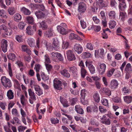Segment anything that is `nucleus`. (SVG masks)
I'll use <instances>...</instances> for the list:
<instances>
[{"label":"nucleus","instance_id":"1","mask_svg":"<svg viewBox=\"0 0 132 132\" xmlns=\"http://www.w3.org/2000/svg\"><path fill=\"white\" fill-rule=\"evenodd\" d=\"M1 82L3 85L4 87L7 88V87H10L12 86L10 80L8 78H6V77L3 76L1 77Z\"/></svg>","mask_w":132,"mask_h":132},{"label":"nucleus","instance_id":"2","mask_svg":"<svg viewBox=\"0 0 132 132\" xmlns=\"http://www.w3.org/2000/svg\"><path fill=\"white\" fill-rule=\"evenodd\" d=\"M53 86L55 89L57 90H61L62 89V82L57 78L53 80Z\"/></svg>","mask_w":132,"mask_h":132},{"label":"nucleus","instance_id":"3","mask_svg":"<svg viewBox=\"0 0 132 132\" xmlns=\"http://www.w3.org/2000/svg\"><path fill=\"white\" fill-rule=\"evenodd\" d=\"M48 11H43L38 10V11H36L35 13V14L38 19L44 18L45 16L48 15Z\"/></svg>","mask_w":132,"mask_h":132},{"label":"nucleus","instance_id":"4","mask_svg":"<svg viewBox=\"0 0 132 132\" xmlns=\"http://www.w3.org/2000/svg\"><path fill=\"white\" fill-rule=\"evenodd\" d=\"M66 54L67 59L69 61H74L76 59V57L74 52L71 50L67 51Z\"/></svg>","mask_w":132,"mask_h":132},{"label":"nucleus","instance_id":"5","mask_svg":"<svg viewBox=\"0 0 132 132\" xmlns=\"http://www.w3.org/2000/svg\"><path fill=\"white\" fill-rule=\"evenodd\" d=\"M96 4L100 9H102L107 7L108 5V2L107 1H104V0H98Z\"/></svg>","mask_w":132,"mask_h":132},{"label":"nucleus","instance_id":"6","mask_svg":"<svg viewBox=\"0 0 132 132\" xmlns=\"http://www.w3.org/2000/svg\"><path fill=\"white\" fill-rule=\"evenodd\" d=\"M86 9V4L83 2H80L78 4V11L80 13L85 12Z\"/></svg>","mask_w":132,"mask_h":132},{"label":"nucleus","instance_id":"7","mask_svg":"<svg viewBox=\"0 0 132 132\" xmlns=\"http://www.w3.org/2000/svg\"><path fill=\"white\" fill-rule=\"evenodd\" d=\"M53 43L52 47L53 48L56 50H57L60 48V43L57 39L54 38L53 39Z\"/></svg>","mask_w":132,"mask_h":132},{"label":"nucleus","instance_id":"8","mask_svg":"<svg viewBox=\"0 0 132 132\" xmlns=\"http://www.w3.org/2000/svg\"><path fill=\"white\" fill-rule=\"evenodd\" d=\"M86 67H88L91 74H94L95 73V70L94 67L89 62L86 61L85 62Z\"/></svg>","mask_w":132,"mask_h":132},{"label":"nucleus","instance_id":"9","mask_svg":"<svg viewBox=\"0 0 132 132\" xmlns=\"http://www.w3.org/2000/svg\"><path fill=\"white\" fill-rule=\"evenodd\" d=\"M86 109L87 112L88 113H97L98 111V108L95 105L88 106Z\"/></svg>","mask_w":132,"mask_h":132},{"label":"nucleus","instance_id":"10","mask_svg":"<svg viewBox=\"0 0 132 132\" xmlns=\"http://www.w3.org/2000/svg\"><path fill=\"white\" fill-rule=\"evenodd\" d=\"M101 122L103 124H105L106 125H109L111 124V120L109 118H107L105 116H103L101 118Z\"/></svg>","mask_w":132,"mask_h":132},{"label":"nucleus","instance_id":"11","mask_svg":"<svg viewBox=\"0 0 132 132\" xmlns=\"http://www.w3.org/2000/svg\"><path fill=\"white\" fill-rule=\"evenodd\" d=\"M75 51L78 54H80L82 51L83 48L82 46L79 44H76L74 46Z\"/></svg>","mask_w":132,"mask_h":132},{"label":"nucleus","instance_id":"12","mask_svg":"<svg viewBox=\"0 0 132 132\" xmlns=\"http://www.w3.org/2000/svg\"><path fill=\"white\" fill-rule=\"evenodd\" d=\"M7 41L5 39H3L1 41V47L4 53L6 52L7 51Z\"/></svg>","mask_w":132,"mask_h":132},{"label":"nucleus","instance_id":"13","mask_svg":"<svg viewBox=\"0 0 132 132\" xmlns=\"http://www.w3.org/2000/svg\"><path fill=\"white\" fill-rule=\"evenodd\" d=\"M34 88L36 91V93L38 96H40L43 94V91L39 86L35 85Z\"/></svg>","mask_w":132,"mask_h":132},{"label":"nucleus","instance_id":"14","mask_svg":"<svg viewBox=\"0 0 132 132\" xmlns=\"http://www.w3.org/2000/svg\"><path fill=\"white\" fill-rule=\"evenodd\" d=\"M118 85V82L116 80L113 79L111 81L110 85V87L111 89H114L116 88Z\"/></svg>","mask_w":132,"mask_h":132},{"label":"nucleus","instance_id":"15","mask_svg":"<svg viewBox=\"0 0 132 132\" xmlns=\"http://www.w3.org/2000/svg\"><path fill=\"white\" fill-rule=\"evenodd\" d=\"M60 73L63 76L66 78H69L70 77V74L67 69H64L61 71Z\"/></svg>","mask_w":132,"mask_h":132},{"label":"nucleus","instance_id":"16","mask_svg":"<svg viewBox=\"0 0 132 132\" xmlns=\"http://www.w3.org/2000/svg\"><path fill=\"white\" fill-rule=\"evenodd\" d=\"M106 68V66L104 63H102L100 65L98 72L101 75H103L105 72Z\"/></svg>","mask_w":132,"mask_h":132},{"label":"nucleus","instance_id":"17","mask_svg":"<svg viewBox=\"0 0 132 132\" xmlns=\"http://www.w3.org/2000/svg\"><path fill=\"white\" fill-rule=\"evenodd\" d=\"M69 38L70 40L75 39L79 40H81V38L78 35L75 34L74 33H71L69 36Z\"/></svg>","mask_w":132,"mask_h":132},{"label":"nucleus","instance_id":"18","mask_svg":"<svg viewBox=\"0 0 132 132\" xmlns=\"http://www.w3.org/2000/svg\"><path fill=\"white\" fill-rule=\"evenodd\" d=\"M60 100L61 102L63 104L64 107H67L69 106L68 103V102L67 100L63 98L61 96H60Z\"/></svg>","mask_w":132,"mask_h":132},{"label":"nucleus","instance_id":"19","mask_svg":"<svg viewBox=\"0 0 132 132\" xmlns=\"http://www.w3.org/2000/svg\"><path fill=\"white\" fill-rule=\"evenodd\" d=\"M53 35V30L51 28L48 29V30L44 33V36L50 38Z\"/></svg>","mask_w":132,"mask_h":132},{"label":"nucleus","instance_id":"20","mask_svg":"<svg viewBox=\"0 0 132 132\" xmlns=\"http://www.w3.org/2000/svg\"><path fill=\"white\" fill-rule=\"evenodd\" d=\"M57 29L58 31L62 35H66L67 33L66 29L64 28L61 27V26H57Z\"/></svg>","mask_w":132,"mask_h":132},{"label":"nucleus","instance_id":"21","mask_svg":"<svg viewBox=\"0 0 132 132\" xmlns=\"http://www.w3.org/2000/svg\"><path fill=\"white\" fill-rule=\"evenodd\" d=\"M26 19L27 22L29 24H33L34 23V18L31 16H27Z\"/></svg>","mask_w":132,"mask_h":132},{"label":"nucleus","instance_id":"22","mask_svg":"<svg viewBox=\"0 0 132 132\" xmlns=\"http://www.w3.org/2000/svg\"><path fill=\"white\" fill-rule=\"evenodd\" d=\"M75 109L77 112L80 114H82L84 111L82 109L80 108V105H76L75 106Z\"/></svg>","mask_w":132,"mask_h":132},{"label":"nucleus","instance_id":"23","mask_svg":"<svg viewBox=\"0 0 132 132\" xmlns=\"http://www.w3.org/2000/svg\"><path fill=\"white\" fill-rule=\"evenodd\" d=\"M93 97L94 101L97 103H98L100 101V97L98 93L97 92H94Z\"/></svg>","mask_w":132,"mask_h":132},{"label":"nucleus","instance_id":"24","mask_svg":"<svg viewBox=\"0 0 132 132\" xmlns=\"http://www.w3.org/2000/svg\"><path fill=\"white\" fill-rule=\"evenodd\" d=\"M7 11L11 15H13L16 12V9L13 7H9Z\"/></svg>","mask_w":132,"mask_h":132},{"label":"nucleus","instance_id":"25","mask_svg":"<svg viewBox=\"0 0 132 132\" xmlns=\"http://www.w3.org/2000/svg\"><path fill=\"white\" fill-rule=\"evenodd\" d=\"M7 96L9 99L11 100L14 97V94L12 90L10 89L7 91Z\"/></svg>","mask_w":132,"mask_h":132},{"label":"nucleus","instance_id":"26","mask_svg":"<svg viewBox=\"0 0 132 132\" xmlns=\"http://www.w3.org/2000/svg\"><path fill=\"white\" fill-rule=\"evenodd\" d=\"M14 20L16 22L20 21L22 18L21 15L17 13L14 14Z\"/></svg>","mask_w":132,"mask_h":132},{"label":"nucleus","instance_id":"27","mask_svg":"<svg viewBox=\"0 0 132 132\" xmlns=\"http://www.w3.org/2000/svg\"><path fill=\"white\" fill-rule=\"evenodd\" d=\"M81 77L82 78H84L87 75V72L85 69V67H81Z\"/></svg>","mask_w":132,"mask_h":132},{"label":"nucleus","instance_id":"28","mask_svg":"<svg viewBox=\"0 0 132 132\" xmlns=\"http://www.w3.org/2000/svg\"><path fill=\"white\" fill-rule=\"evenodd\" d=\"M21 10L23 13L25 15H29L31 14L30 11L24 7H22Z\"/></svg>","mask_w":132,"mask_h":132},{"label":"nucleus","instance_id":"29","mask_svg":"<svg viewBox=\"0 0 132 132\" xmlns=\"http://www.w3.org/2000/svg\"><path fill=\"white\" fill-rule=\"evenodd\" d=\"M126 72L127 73H131V65L130 63H127L126 65L125 69Z\"/></svg>","mask_w":132,"mask_h":132},{"label":"nucleus","instance_id":"30","mask_svg":"<svg viewBox=\"0 0 132 132\" xmlns=\"http://www.w3.org/2000/svg\"><path fill=\"white\" fill-rule=\"evenodd\" d=\"M90 122L92 125H95L96 127H98L99 125V123L97 122L96 120L93 118L91 119Z\"/></svg>","mask_w":132,"mask_h":132},{"label":"nucleus","instance_id":"31","mask_svg":"<svg viewBox=\"0 0 132 132\" xmlns=\"http://www.w3.org/2000/svg\"><path fill=\"white\" fill-rule=\"evenodd\" d=\"M125 101L128 103H131L132 101V96H126L123 97Z\"/></svg>","mask_w":132,"mask_h":132},{"label":"nucleus","instance_id":"32","mask_svg":"<svg viewBox=\"0 0 132 132\" xmlns=\"http://www.w3.org/2000/svg\"><path fill=\"white\" fill-rule=\"evenodd\" d=\"M126 4L125 2H122L119 4V7L121 11H124L126 7Z\"/></svg>","mask_w":132,"mask_h":132},{"label":"nucleus","instance_id":"33","mask_svg":"<svg viewBox=\"0 0 132 132\" xmlns=\"http://www.w3.org/2000/svg\"><path fill=\"white\" fill-rule=\"evenodd\" d=\"M26 32L28 35H32L34 33L33 30L30 27L28 26L26 28Z\"/></svg>","mask_w":132,"mask_h":132},{"label":"nucleus","instance_id":"34","mask_svg":"<svg viewBox=\"0 0 132 132\" xmlns=\"http://www.w3.org/2000/svg\"><path fill=\"white\" fill-rule=\"evenodd\" d=\"M42 29L44 30L46 29L48 27V26L45 22V21H42L40 23Z\"/></svg>","mask_w":132,"mask_h":132},{"label":"nucleus","instance_id":"35","mask_svg":"<svg viewBox=\"0 0 132 132\" xmlns=\"http://www.w3.org/2000/svg\"><path fill=\"white\" fill-rule=\"evenodd\" d=\"M28 42L30 47H32L34 46V40L33 39L31 38H29L28 40Z\"/></svg>","mask_w":132,"mask_h":132},{"label":"nucleus","instance_id":"36","mask_svg":"<svg viewBox=\"0 0 132 132\" xmlns=\"http://www.w3.org/2000/svg\"><path fill=\"white\" fill-rule=\"evenodd\" d=\"M7 57L8 59L13 61L16 57V56L14 54L12 53H11L9 54L8 55Z\"/></svg>","mask_w":132,"mask_h":132},{"label":"nucleus","instance_id":"37","mask_svg":"<svg viewBox=\"0 0 132 132\" xmlns=\"http://www.w3.org/2000/svg\"><path fill=\"white\" fill-rule=\"evenodd\" d=\"M91 55L90 53L87 52H83L82 54V57L84 59L88 58L90 57Z\"/></svg>","mask_w":132,"mask_h":132},{"label":"nucleus","instance_id":"38","mask_svg":"<svg viewBox=\"0 0 132 132\" xmlns=\"http://www.w3.org/2000/svg\"><path fill=\"white\" fill-rule=\"evenodd\" d=\"M115 13L114 11H110L109 13V16L110 18L114 19L115 17Z\"/></svg>","mask_w":132,"mask_h":132},{"label":"nucleus","instance_id":"39","mask_svg":"<svg viewBox=\"0 0 132 132\" xmlns=\"http://www.w3.org/2000/svg\"><path fill=\"white\" fill-rule=\"evenodd\" d=\"M87 91L85 89H83L81 90V97L80 98H83L85 99V98L86 95V94Z\"/></svg>","mask_w":132,"mask_h":132},{"label":"nucleus","instance_id":"40","mask_svg":"<svg viewBox=\"0 0 132 132\" xmlns=\"http://www.w3.org/2000/svg\"><path fill=\"white\" fill-rule=\"evenodd\" d=\"M109 24L110 28L112 29L115 27L116 25V22L114 21H111L109 23Z\"/></svg>","mask_w":132,"mask_h":132},{"label":"nucleus","instance_id":"41","mask_svg":"<svg viewBox=\"0 0 132 132\" xmlns=\"http://www.w3.org/2000/svg\"><path fill=\"white\" fill-rule=\"evenodd\" d=\"M40 75L42 79L44 81H46L48 79V77L45 74L44 72H41Z\"/></svg>","mask_w":132,"mask_h":132},{"label":"nucleus","instance_id":"42","mask_svg":"<svg viewBox=\"0 0 132 132\" xmlns=\"http://www.w3.org/2000/svg\"><path fill=\"white\" fill-rule=\"evenodd\" d=\"M98 52V56L101 58L103 57L104 54V51L103 49L101 48L99 49Z\"/></svg>","mask_w":132,"mask_h":132},{"label":"nucleus","instance_id":"43","mask_svg":"<svg viewBox=\"0 0 132 132\" xmlns=\"http://www.w3.org/2000/svg\"><path fill=\"white\" fill-rule=\"evenodd\" d=\"M91 29H94V31L96 32H98L100 31L101 29V28L99 26H93L91 27Z\"/></svg>","mask_w":132,"mask_h":132},{"label":"nucleus","instance_id":"44","mask_svg":"<svg viewBox=\"0 0 132 132\" xmlns=\"http://www.w3.org/2000/svg\"><path fill=\"white\" fill-rule=\"evenodd\" d=\"M103 90L109 96L111 95V92L107 88H103Z\"/></svg>","mask_w":132,"mask_h":132},{"label":"nucleus","instance_id":"45","mask_svg":"<svg viewBox=\"0 0 132 132\" xmlns=\"http://www.w3.org/2000/svg\"><path fill=\"white\" fill-rule=\"evenodd\" d=\"M101 102L102 104L106 106H108V101L106 98H102L101 100Z\"/></svg>","mask_w":132,"mask_h":132},{"label":"nucleus","instance_id":"46","mask_svg":"<svg viewBox=\"0 0 132 132\" xmlns=\"http://www.w3.org/2000/svg\"><path fill=\"white\" fill-rule=\"evenodd\" d=\"M70 70L69 71L73 73H74L77 72V68L75 66H73L69 68Z\"/></svg>","mask_w":132,"mask_h":132},{"label":"nucleus","instance_id":"47","mask_svg":"<svg viewBox=\"0 0 132 132\" xmlns=\"http://www.w3.org/2000/svg\"><path fill=\"white\" fill-rule=\"evenodd\" d=\"M45 64L46 69L48 71V72L49 73V72L51 71L52 69V67L51 65L45 63Z\"/></svg>","mask_w":132,"mask_h":132},{"label":"nucleus","instance_id":"48","mask_svg":"<svg viewBox=\"0 0 132 132\" xmlns=\"http://www.w3.org/2000/svg\"><path fill=\"white\" fill-rule=\"evenodd\" d=\"M9 73L11 77L13 76L12 70L11 69V64L9 62L8 64Z\"/></svg>","mask_w":132,"mask_h":132},{"label":"nucleus","instance_id":"49","mask_svg":"<svg viewBox=\"0 0 132 132\" xmlns=\"http://www.w3.org/2000/svg\"><path fill=\"white\" fill-rule=\"evenodd\" d=\"M45 64L46 63H51V60L50 59L49 56L47 54H46L45 56Z\"/></svg>","mask_w":132,"mask_h":132},{"label":"nucleus","instance_id":"50","mask_svg":"<svg viewBox=\"0 0 132 132\" xmlns=\"http://www.w3.org/2000/svg\"><path fill=\"white\" fill-rule=\"evenodd\" d=\"M69 45V43L68 42H63L62 48L63 49H66L67 48Z\"/></svg>","mask_w":132,"mask_h":132},{"label":"nucleus","instance_id":"51","mask_svg":"<svg viewBox=\"0 0 132 132\" xmlns=\"http://www.w3.org/2000/svg\"><path fill=\"white\" fill-rule=\"evenodd\" d=\"M126 15V13L125 12H120V16L121 17V19L122 21L124 20L125 18Z\"/></svg>","mask_w":132,"mask_h":132},{"label":"nucleus","instance_id":"52","mask_svg":"<svg viewBox=\"0 0 132 132\" xmlns=\"http://www.w3.org/2000/svg\"><path fill=\"white\" fill-rule=\"evenodd\" d=\"M15 39L19 43H21L23 42L21 36L19 35H16Z\"/></svg>","mask_w":132,"mask_h":132},{"label":"nucleus","instance_id":"53","mask_svg":"<svg viewBox=\"0 0 132 132\" xmlns=\"http://www.w3.org/2000/svg\"><path fill=\"white\" fill-rule=\"evenodd\" d=\"M12 31L11 29L9 28L7 29L5 31V33L6 35L7 36H10L12 34Z\"/></svg>","mask_w":132,"mask_h":132},{"label":"nucleus","instance_id":"54","mask_svg":"<svg viewBox=\"0 0 132 132\" xmlns=\"http://www.w3.org/2000/svg\"><path fill=\"white\" fill-rule=\"evenodd\" d=\"M1 16L2 17L6 18L7 16L4 10H1Z\"/></svg>","mask_w":132,"mask_h":132},{"label":"nucleus","instance_id":"55","mask_svg":"<svg viewBox=\"0 0 132 132\" xmlns=\"http://www.w3.org/2000/svg\"><path fill=\"white\" fill-rule=\"evenodd\" d=\"M115 70V69L114 68H113L111 69L107 73V76L109 77H110L111 76L114 72Z\"/></svg>","mask_w":132,"mask_h":132},{"label":"nucleus","instance_id":"56","mask_svg":"<svg viewBox=\"0 0 132 132\" xmlns=\"http://www.w3.org/2000/svg\"><path fill=\"white\" fill-rule=\"evenodd\" d=\"M51 121L52 124H56L59 122V120L57 118L51 119Z\"/></svg>","mask_w":132,"mask_h":132},{"label":"nucleus","instance_id":"57","mask_svg":"<svg viewBox=\"0 0 132 132\" xmlns=\"http://www.w3.org/2000/svg\"><path fill=\"white\" fill-rule=\"evenodd\" d=\"M26 25V24L23 22H20L19 24V28L21 29H22L24 28Z\"/></svg>","mask_w":132,"mask_h":132},{"label":"nucleus","instance_id":"58","mask_svg":"<svg viewBox=\"0 0 132 132\" xmlns=\"http://www.w3.org/2000/svg\"><path fill=\"white\" fill-rule=\"evenodd\" d=\"M77 101V99L76 98H72L70 100L71 104L73 105L75 104Z\"/></svg>","mask_w":132,"mask_h":132},{"label":"nucleus","instance_id":"59","mask_svg":"<svg viewBox=\"0 0 132 132\" xmlns=\"http://www.w3.org/2000/svg\"><path fill=\"white\" fill-rule=\"evenodd\" d=\"M57 58L60 61H62L63 60V57L62 55L59 53H58L56 59Z\"/></svg>","mask_w":132,"mask_h":132},{"label":"nucleus","instance_id":"60","mask_svg":"<svg viewBox=\"0 0 132 132\" xmlns=\"http://www.w3.org/2000/svg\"><path fill=\"white\" fill-rule=\"evenodd\" d=\"M122 29L121 28L119 27L116 30V34L117 35L121 36V35L120 34L122 32Z\"/></svg>","mask_w":132,"mask_h":132},{"label":"nucleus","instance_id":"61","mask_svg":"<svg viewBox=\"0 0 132 132\" xmlns=\"http://www.w3.org/2000/svg\"><path fill=\"white\" fill-rule=\"evenodd\" d=\"M87 48L90 50H92L93 49V46L92 44L90 43H88L86 45Z\"/></svg>","mask_w":132,"mask_h":132},{"label":"nucleus","instance_id":"62","mask_svg":"<svg viewBox=\"0 0 132 132\" xmlns=\"http://www.w3.org/2000/svg\"><path fill=\"white\" fill-rule=\"evenodd\" d=\"M102 37L104 39H107L108 38V35L104 30H103V32L102 33Z\"/></svg>","mask_w":132,"mask_h":132},{"label":"nucleus","instance_id":"63","mask_svg":"<svg viewBox=\"0 0 132 132\" xmlns=\"http://www.w3.org/2000/svg\"><path fill=\"white\" fill-rule=\"evenodd\" d=\"M110 5L111 7H115L117 4V3L115 0H111Z\"/></svg>","mask_w":132,"mask_h":132},{"label":"nucleus","instance_id":"64","mask_svg":"<svg viewBox=\"0 0 132 132\" xmlns=\"http://www.w3.org/2000/svg\"><path fill=\"white\" fill-rule=\"evenodd\" d=\"M81 25L83 29H84L86 27V24L85 22L83 20L80 21Z\"/></svg>","mask_w":132,"mask_h":132}]
</instances>
